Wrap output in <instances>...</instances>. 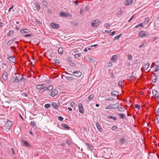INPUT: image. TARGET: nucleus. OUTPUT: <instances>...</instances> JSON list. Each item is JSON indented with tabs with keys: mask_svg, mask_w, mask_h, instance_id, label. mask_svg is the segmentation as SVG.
I'll return each instance as SVG.
<instances>
[{
	"mask_svg": "<svg viewBox=\"0 0 159 159\" xmlns=\"http://www.w3.org/2000/svg\"><path fill=\"white\" fill-rule=\"evenodd\" d=\"M94 97V95L93 94H91L88 97V99L89 100L92 99Z\"/></svg>",
	"mask_w": 159,
	"mask_h": 159,
	"instance_id": "a18cd8bd",
	"label": "nucleus"
},
{
	"mask_svg": "<svg viewBox=\"0 0 159 159\" xmlns=\"http://www.w3.org/2000/svg\"><path fill=\"white\" fill-rule=\"evenodd\" d=\"M15 40V38H14L12 40H9L7 43V44L8 45H10L13 42V41Z\"/></svg>",
	"mask_w": 159,
	"mask_h": 159,
	"instance_id": "58836bf2",
	"label": "nucleus"
},
{
	"mask_svg": "<svg viewBox=\"0 0 159 159\" xmlns=\"http://www.w3.org/2000/svg\"><path fill=\"white\" fill-rule=\"evenodd\" d=\"M12 121L8 120L7 121L5 125V126L7 129H9L12 125Z\"/></svg>",
	"mask_w": 159,
	"mask_h": 159,
	"instance_id": "7ed1b4c3",
	"label": "nucleus"
},
{
	"mask_svg": "<svg viewBox=\"0 0 159 159\" xmlns=\"http://www.w3.org/2000/svg\"><path fill=\"white\" fill-rule=\"evenodd\" d=\"M134 78H135L134 76L133 75V76H129V77L128 79L129 80L131 81V80H134Z\"/></svg>",
	"mask_w": 159,
	"mask_h": 159,
	"instance_id": "79ce46f5",
	"label": "nucleus"
},
{
	"mask_svg": "<svg viewBox=\"0 0 159 159\" xmlns=\"http://www.w3.org/2000/svg\"><path fill=\"white\" fill-rule=\"evenodd\" d=\"M152 93L154 94L155 96H157V95L158 93V92L155 90H153L152 91Z\"/></svg>",
	"mask_w": 159,
	"mask_h": 159,
	"instance_id": "37998d69",
	"label": "nucleus"
},
{
	"mask_svg": "<svg viewBox=\"0 0 159 159\" xmlns=\"http://www.w3.org/2000/svg\"><path fill=\"white\" fill-rule=\"evenodd\" d=\"M50 26L52 28L55 29H57L59 27L58 24L54 22H52Z\"/></svg>",
	"mask_w": 159,
	"mask_h": 159,
	"instance_id": "39448f33",
	"label": "nucleus"
},
{
	"mask_svg": "<svg viewBox=\"0 0 159 159\" xmlns=\"http://www.w3.org/2000/svg\"><path fill=\"white\" fill-rule=\"evenodd\" d=\"M61 126L65 129H70V127L68 126L66 124H61Z\"/></svg>",
	"mask_w": 159,
	"mask_h": 159,
	"instance_id": "4be33fe9",
	"label": "nucleus"
},
{
	"mask_svg": "<svg viewBox=\"0 0 159 159\" xmlns=\"http://www.w3.org/2000/svg\"><path fill=\"white\" fill-rule=\"evenodd\" d=\"M118 115L121 119H125L127 118L126 115L123 113H118Z\"/></svg>",
	"mask_w": 159,
	"mask_h": 159,
	"instance_id": "9d476101",
	"label": "nucleus"
},
{
	"mask_svg": "<svg viewBox=\"0 0 159 159\" xmlns=\"http://www.w3.org/2000/svg\"><path fill=\"white\" fill-rule=\"evenodd\" d=\"M50 105L49 104H46L44 105V107L45 108H49L50 107Z\"/></svg>",
	"mask_w": 159,
	"mask_h": 159,
	"instance_id": "09e8293b",
	"label": "nucleus"
},
{
	"mask_svg": "<svg viewBox=\"0 0 159 159\" xmlns=\"http://www.w3.org/2000/svg\"><path fill=\"white\" fill-rule=\"evenodd\" d=\"M53 62L55 65H57L59 64V61L57 59H54L53 60Z\"/></svg>",
	"mask_w": 159,
	"mask_h": 159,
	"instance_id": "5701e85b",
	"label": "nucleus"
},
{
	"mask_svg": "<svg viewBox=\"0 0 159 159\" xmlns=\"http://www.w3.org/2000/svg\"><path fill=\"white\" fill-rule=\"evenodd\" d=\"M30 30L26 29H22L20 31V32L22 34H23L25 33H28L29 32Z\"/></svg>",
	"mask_w": 159,
	"mask_h": 159,
	"instance_id": "ddd939ff",
	"label": "nucleus"
},
{
	"mask_svg": "<svg viewBox=\"0 0 159 159\" xmlns=\"http://www.w3.org/2000/svg\"><path fill=\"white\" fill-rule=\"evenodd\" d=\"M78 105L79 107V112L81 113H84V109L82 104L81 103H80L78 104Z\"/></svg>",
	"mask_w": 159,
	"mask_h": 159,
	"instance_id": "6e6552de",
	"label": "nucleus"
},
{
	"mask_svg": "<svg viewBox=\"0 0 159 159\" xmlns=\"http://www.w3.org/2000/svg\"><path fill=\"white\" fill-rule=\"evenodd\" d=\"M111 94L112 96H115L118 94V92L116 91H113L111 92Z\"/></svg>",
	"mask_w": 159,
	"mask_h": 159,
	"instance_id": "f3484780",
	"label": "nucleus"
},
{
	"mask_svg": "<svg viewBox=\"0 0 159 159\" xmlns=\"http://www.w3.org/2000/svg\"><path fill=\"white\" fill-rule=\"evenodd\" d=\"M108 118L109 119H112L115 120H116L117 119V118L116 117L113 116H108Z\"/></svg>",
	"mask_w": 159,
	"mask_h": 159,
	"instance_id": "393cba45",
	"label": "nucleus"
},
{
	"mask_svg": "<svg viewBox=\"0 0 159 159\" xmlns=\"http://www.w3.org/2000/svg\"><path fill=\"white\" fill-rule=\"evenodd\" d=\"M85 11H88L89 10V7L88 6H87L85 7Z\"/></svg>",
	"mask_w": 159,
	"mask_h": 159,
	"instance_id": "680f3d73",
	"label": "nucleus"
},
{
	"mask_svg": "<svg viewBox=\"0 0 159 159\" xmlns=\"http://www.w3.org/2000/svg\"><path fill=\"white\" fill-rule=\"evenodd\" d=\"M149 67V63H147V64H146L144 63V65L143 66V69L144 70V71L146 72H148L149 70H148V68Z\"/></svg>",
	"mask_w": 159,
	"mask_h": 159,
	"instance_id": "1a4fd4ad",
	"label": "nucleus"
},
{
	"mask_svg": "<svg viewBox=\"0 0 159 159\" xmlns=\"http://www.w3.org/2000/svg\"><path fill=\"white\" fill-rule=\"evenodd\" d=\"M83 13V8H81L80 9V13L81 14H82Z\"/></svg>",
	"mask_w": 159,
	"mask_h": 159,
	"instance_id": "e2e57ef3",
	"label": "nucleus"
},
{
	"mask_svg": "<svg viewBox=\"0 0 159 159\" xmlns=\"http://www.w3.org/2000/svg\"><path fill=\"white\" fill-rule=\"evenodd\" d=\"M45 85L44 84H42L40 85H39L37 86L36 88L38 89H40L42 88Z\"/></svg>",
	"mask_w": 159,
	"mask_h": 159,
	"instance_id": "2f4dec72",
	"label": "nucleus"
},
{
	"mask_svg": "<svg viewBox=\"0 0 159 159\" xmlns=\"http://www.w3.org/2000/svg\"><path fill=\"white\" fill-rule=\"evenodd\" d=\"M110 26V24L109 23H106L104 25V27H109Z\"/></svg>",
	"mask_w": 159,
	"mask_h": 159,
	"instance_id": "c03bdc74",
	"label": "nucleus"
},
{
	"mask_svg": "<svg viewBox=\"0 0 159 159\" xmlns=\"http://www.w3.org/2000/svg\"><path fill=\"white\" fill-rule=\"evenodd\" d=\"M151 153L150 151V157L151 156V159H155V158H156L157 157V155L154 154L153 153H152V155H150V154Z\"/></svg>",
	"mask_w": 159,
	"mask_h": 159,
	"instance_id": "aec40b11",
	"label": "nucleus"
},
{
	"mask_svg": "<svg viewBox=\"0 0 159 159\" xmlns=\"http://www.w3.org/2000/svg\"><path fill=\"white\" fill-rule=\"evenodd\" d=\"M140 36L141 37H143L145 35V32L143 31H142L140 32L139 33Z\"/></svg>",
	"mask_w": 159,
	"mask_h": 159,
	"instance_id": "412c9836",
	"label": "nucleus"
},
{
	"mask_svg": "<svg viewBox=\"0 0 159 159\" xmlns=\"http://www.w3.org/2000/svg\"><path fill=\"white\" fill-rule=\"evenodd\" d=\"M58 93L57 90L55 89H53L51 92H49L48 94L52 97H54Z\"/></svg>",
	"mask_w": 159,
	"mask_h": 159,
	"instance_id": "20e7f679",
	"label": "nucleus"
},
{
	"mask_svg": "<svg viewBox=\"0 0 159 159\" xmlns=\"http://www.w3.org/2000/svg\"><path fill=\"white\" fill-rule=\"evenodd\" d=\"M105 32H106V33L108 34V33H110L111 32V30H105Z\"/></svg>",
	"mask_w": 159,
	"mask_h": 159,
	"instance_id": "338daca9",
	"label": "nucleus"
},
{
	"mask_svg": "<svg viewBox=\"0 0 159 159\" xmlns=\"http://www.w3.org/2000/svg\"><path fill=\"white\" fill-rule=\"evenodd\" d=\"M112 106H113L112 104H110V105H109L108 106H107V107L105 108V109H113V107Z\"/></svg>",
	"mask_w": 159,
	"mask_h": 159,
	"instance_id": "c85d7f7f",
	"label": "nucleus"
},
{
	"mask_svg": "<svg viewBox=\"0 0 159 159\" xmlns=\"http://www.w3.org/2000/svg\"><path fill=\"white\" fill-rule=\"evenodd\" d=\"M35 5L36 6V8L38 10H39L41 9L38 3L37 2H35Z\"/></svg>",
	"mask_w": 159,
	"mask_h": 159,
	"instance_id": "a878e982",
	"label": "nucleus"
},
{
	"mask_svg": "<svg viewBox=\"0 0 159 159\" xmlns=\"http://www.w3.org/2000/svg\"><path fill=\"white\" fill-rule=\"evenodd\" d=\"M107 100H109V101H112L113 100H115V99L114 98H113L112 97H110L108 98L107 99Z\"/></svg>",
	"mask_w": 159,
	"mask_h": 159,
	"instance_id": "5fc2aeb1",
	"label": "nucleus"
},
{
	"mask_svg": "<svg viewBox=\"0 0 159 159\" xmlns=\"http://www.w3.org/2000/svg\"><path fill=\"white\" fill-rule=\"evenodd\" d=\"M43 4V5L44 6H47V2L45 1H44L42 2Z\"/></svg>",
	"mask_w": 159,
	"mask_h": 159,
	"instance_id": "6e6d98bb",
	"label": "nucleus"
},
{
	"mask_svg": "<svg viewBox=\"0 0 159 159\" xmlns=\"http://www.w3.org/2000/svg\"><path fill=\"white\" fill-rule=\"evenodd\" d=\"M31 36H32L31 34H26V35H24V36L25 37H31Z\"/></svg>",
	"mask_w": 159,
	"mask_h": 159,
	"instance_id": "13d9d810",
	"label": "nucleus"
},
{
	"mask_svg": "<svg viewBox=\"0 0 159 159\" xmlns=\"http://www.w3.org/2000/svg\"><path fill=\"white\" fill-rule=\"evenodd\" d=\"M59 53L60 54H62L63 52V49L62 48H59L58 50Z\"/></svg>",
	"mask_w": 159,
	"mask_h": 159,
	"instance_id": "bb28decb",
	"label": "nucleus"
},
{
	"mask_svg": "<svg viewBox=\"0 0 159 159\" xmlns=\"http://www.w3.org/2000/svg\"><path fill=\"white\" fill-rule=\"evenodd\" d=\"M128 58L129 60H131L132 58V56L131 54H129L128 56Z\"/></svg>",
	"mask_w": 159,
	"mask_h": 159,
	"instance_id": "052dcab7",
	"label": "nucleus"
},
{
	"mask_svg": "<svg viewBox=\"0 0 159 159\" xmlns=\"http://www.w3.org/2000/svg\"><path fill=\"white\" fill-rule=\"evenodd\" d=\"M122 12V10L121 9H120L119 11L116 13V15L119 16L120 15Z\"/></svg>",
	"mask_w": 159,
	"mask_h": 159,
	"instance_id": "e433bc0d",
	"label": "nucleus"
},
{
	"mask_svg": "<svg viewBox=\"0 0 159 159\" xmlns=\"http://www.w3.org/2000/svg\"><path fill=\"white\" fill-rule=\"evenodd\" d=\"M82 73L79 71H76L73 73V75L76 77H79L81 76Z\"/></svg>",
	"mask_w": 159,
	"mask_h": 159,
	"instance_id": "423d86ee",
	"label": "nucleus"
},
{
	"mask_svg": "<svg viewBox=\"0 0 159 159\" xmlns=\"http://www.w3.org/2000/svg\"><path fill=\"white\" fill-rule=\"evenodd\" d=\"M45 90H52L53 87L52 86H49L48 87H45Z\"/></svg>",
	"mask_w": 159,
	"mask_h": 159,
	"instance_id": "7c9ffc66",
	"label": "nucleus"
},
{
	"mask_svg": "<svg viewBox=\"0 0 159 159\" xmlns=\"http://www.w3.org/2000/svg\"><path fill=\"white\" fill-rule=\"evenodd\" d=\"M7 59L13 63H15L16 62L15 58L14 57H8Z\"/></svg>",
	"mask_w": 159,
	"mask_h": 159,
	"instance_id": "4468645a",
	"label": "nucleus"
},
{
	"mask_svg": "<svg viewBox=\"0 0 159 159\" xmlns=\"http://www.w3.org/2000/svg\"><path fill=\"white\" fill-rule=\"evenodd\" d=\"M13 32L12 30H10L7 34V36H9L11 34L13 33Z\"/></svg>",
	"mask_w": 159,
	"mask_h": 159,
	"instance_id": "49530a36",
	"label": "nucleus"
},
{
	"mask_svg": "<svg viewBox=\"0 0 159 159\" xmlns=\"http://www.w3.org/2000/svg\"><path fill=\"white\" fill-rule=\"evenodd\" d=\"M97 128L98 130L100 132H102V128H101V126H99L97 127Z\"/></svg>",
	"mask_w": 159,
	"mask_h": 159,
	"instance_id": "3c124183",
	"label": "nucleus"
},
{
	"mask_svg": "<svg viewBox=\"0 0 159 159\" xmlns=\"http://www.w3.org/2000/svg\"><path fill=\"white\" fill-rule=\"evenodd\" d=\"M15 75H16L12 77V80L13 82L16 83L20 81V78L21 77V75L18 74H15Z\"/></svg>",
	"mask_w": 159,
	"mask_h": 159,
	"instance_id": "f257e3e1",
	"label": "nucleus"
},
{
	"mask_svg": "<svg viewBox=\"0 0 159 159\" xmlns=\"http://www.w3.org/2000/svg\"><path fill=\"white\" fill-rule=\"evenodd\" d=\"M117 58V55H113L112 58L111 59V60L113 62L114 61L116 60Z\"/></svg>",
	"mask_w": 159,
	"mask_h": 159,
	"instance_id": "6ab92c4d",
	"label": "nucleus"
},
{
	"mask_svg": "<svg viewBox=\"0 0 159 159\" xmlns=\"http://www.w3.org/2000/svg\"><path fill=\"white\" fill-rule=\"evenodd\" d=\"M45 88L44 87V86L42 88L40 89V90L39 91V93H43V92H44L45 91Z\"/></svg>",
	"mask_w": 159,
	"mask_h": 159,
	"instance_id": "c756f323",
	"label": "nucleus"
},
{
	"mask_svg": "<svg viewBox=\"0 0 159 159\" xmlns=\"http://www.w3.org/2000/svg\"><path fill=\"white\" fill-rule=\"evenodd\" d=\"M26 80L24 77H23V75H21V77L20 78V81L22 82H25V80Z\"/></svg>",
	"mask_w": 159,
	"mask_h": 159,
	"instance_id": "a19ab883",
	"label": "nucleus"
},
{
	"mask_svg": "<svg viewBox=\"0 0 159 159\" xmlns=\"http://www.w3.org/2000/svg\"><path fill=\"white\" fill-rule=\"evenodd\" d=\"M65 77L66 79L69 80H74V78L73 77L70 76H66Z\"/></svg>",
	"mask_w": 159,
	"mask_h": 159,
	"instance_id": "72a5a7b5",
	"label": "nucleus"
},
{
	"mask_svg": "<svg viewBox=\"0 0 159 159\" xmlns=\"http://www.w3.org/2000/svg\"><path fill=\"white\" fill-rule=\"evenodd\" d=\"M122 35V34H119L117 36H115L113 39V40H115L117 39H119L120 38L121 36Z\"/></svg>",
	"mask_w": 159,
	"mask_h": 159,
	"instance_id": "c9c22d12",
	"label": "nucleus"
},
{
	"mask_svg": "<svg viewBox=\"0 0 159 159\" xmlns=\"http://www.w3.org/2000/svg\"><path fill=\"white\" fill-rule=\"evenodd\" d=\"M123 82L121 80H120L119 82L118 83V86L119 87H121L122 86V84Z\"/></svg>",
	"mask_w": 159,
	"mask_h": 159,
	"instance_id": "de8ad7c7",
	"label": "nucleus"
},
{
	"mask_svg": "<svg viewBox=\"0 0 159 159\" xmlns=\"http://www.w3.org/2000/svg\"><path fill=\"white\" fill-rule=\"evenodd\" d=\"M112 65V63L111 62H109L107 63V66L109 67H111Z\"/></svg>",
	"mask_w": 159,
	"mask_h": 159,
	"instance_id": "603ef678",
	"label": "nucleus"
},
{
	"mask_svg": "<svg viewBox=\"0 0 159 159\" xmlns=\"http://www.w3.org/2000/svg\"><path fill=\"white\" fill-rule=\"evenodd\" d=\"M36 22L38 24H42V23L41 22H40V21L37 20H36Z\"/></svg>",
	"mask_w": 159,
	"mask_h": 159,
	"instance_id": "69168bd1",
	"label": "nucleus"
},
{
	"mask_svg": "<svg viewBox=\"0 0 159 159\" xmlns=\"http://www.w3.org/2000/svg\"><path fill=\"white\" fill-rule=\"evenodd\" d=\"M157 123H159V115H157Z\"/></svg>",
	"mask_w": 159,
	"mask_h": 159,
	"instance_id": "774afa93",
	"label": "nucleus"
},
{
	"mask_svg": "<svg viewBox=\"0 0 159 159\" xmlns=\"http://www.w3.org/2000/svg\"><path fill=\"white\" fill-rule=\"evenodd\" d=\"M132 2V0H126V1L124 2V4L126 6H128L131 4Z\"/></svg>",
	"mask_w": 159,
	"mask_h": 159,
	"instance_id": "f8f14e48",
	"label": "nucleus"
},
{
	"mask_svg": "<svg viewBox=\"0 0 159 159\" xmlns=\"http://www.w3.org/2000/svg\"><path fill=\"white\" fill-rule=\"evenodd\" d=\"M100 20L99 19H96L91 22L92 27H98L100 24Z\"/></svg>",
	"mask_w": 159,
	"mask_h": 159,
	"instance_id": "f03ea898",
	"label": "nucleus"
},
{
	"mask_svg": "<svg viewBox=\"0 0 159 159\" xmlns=\"http://www.w3.org/2000/svg\"><path fill=\"white\" fill-rule=\"evenodd\" d=\"M113 109H117L119 107L120 104L119 103L112 104Z\"/></svg>",
	"mask_w": 159,
	"mask_h": 159,
	"instance_id": "dca6fc26",
	"label": "nucleus"
},
{
	"mask_svg": "<svg viewBox=\"0 0 159 159\" xmlns=\"http://www.w3.org/2000/svg\"><path fill=\"white\" fill-rule=\"evenodd\" d=\"M155 71L156 72L159 70V66H157V67L155 68Z\"/></svg>",
	"mask_w": 159,
	"mask_h": 159,
	"instance_id": "bf43d9fd",
	"label": "nucleus"
},
{
	"mask_svg": "<svg viewBox=\"0 0 159 159\" xmlns=\"http://www.w3.org/2000/svg\"><path fill=\"white\" fill-rule=\"evenodd\" d=\"M30 125L31 126H32L33 127L34 129H35L36 127V126L35 123L33 121H31L30 122Z\"/></svg>",
	"mask_w": 159,
	"mask_h": 159,
	"instance_id": "cd10ccee",
	"label": "nucleus"
},
{
	"mask_svg": "<svg viewBox=\"0 0 159 159\" xmlns=\"http://www.w3.org/2000/svg\"><path fill=\"white\" fill-rule=\"evenodd\" d=\"M58 119L60 121H62L63 120V118L61 116H59L58 117Z\"/></svg>",
	"mask_w": 159,
	"mask_h": 159,
	"instance_id": "4d7b16f0",
	"label": "nucleus"
},
{
	"mask_svg": "<svg viewBox=\"0 0 159 159\" xmlns=\"http://www.w3.org/2000/svg\"><path fill=\"white\" fill-rule=\"evenodd\" d=\"M125 140V139L124 138H122L120 139L119 142L122 145H123L124 144Z\"/></svg>",
	"mask_w": 159,
	"mask_h": 159,
	"instance_id": "a211bd4d",
	"label": "nucleus"
},
{
	"mask_svg": "<svg viewBox=\"0 0 159 159\" xmlns=\"http://www.w3.org/2000/svg\"><path fill=\"white\" fill-rule=\"evenodd\" d=\"M75 104V103L74 102H71L70 103V106L71 107H74V105Z\"/></svg>",
	"mask_w": 159,
	"mask_h": 159,
	"instance_id": "864d4df0",
	"label": "nucleus"
},
{
	"mask_svg": "<svg viewBox=\"0 0 159 159\" xmlns=\"http://www.w3.org/2000/svg\"><path fill=\"white\" fill-rule=\"evenodd\" d=\"M2 77L4 80H6L7 79V72L4 70L2 73Z\"/></svg>",
	"mask_w": 159,
	"mask_h": 159,
	"instance_id": "9b49d317",
	"label": "nucleus"
},
{
	"mask_svg": "<svg viewBox=\"0 0 159 159\" xmlns=\"http://www.w3.org/2000/svg\"><path fill=\"white\" fill-rule=\"evenodd\" d=\"M143 25V23H140L139 24V26H141V27H144V26Z\"/></svg>",
	"mask_w": 159,
	"mask_h": 159,
	"instance_id": "0e129e2a",
	"label": "nucleus"
},
{
	"mask_svg": "<svg viewBox=\"0 0 159 159\" xmlns=\"http://www.w3.org/2000/svg\"><path fill=\"white\" fill-rule=\"evenodd\" d=\"M117 109H118V111H123L125 110L124 108L121 107H119Z\"/></svg>",
	"mask_w": 159,
	"mask_h": 159,
	"instance_id": "ea45409f",
	"label": "nucleus"
},
{
	"mask_svg": "<svg viewBox=\"0 0 159 159\" xmlns=\"http://www.w3.org/2000/svg\"><path fill=\"white\" fill-rule=\"evenodd\" d=\"M59 106V103H58L57 104L55 102H52L51 103V106L55 109L58 110Z\"/></svg>",
	"mask_w": 159,
	"mask_h": 159,
	"instance_id": "0eeeda50",
	"label": "nucleus"
},
{
	"mask_svg": "<svg viewBox=\"0 0 159 159\" xmlns=\"http://www.w3.org/2000/svg\"><path fill=\"white\" fill-rule=\"evenodd\" d=\"M81 56V53H78V54H75L74 55V57L76 58H79V57H80Z\"/></svg>",
	"mask_w": 159,
	"mask_h": 159,
	"instance_id": "4c0bfd02",
	"label": "nucleus"
},
{
	"mask_svg": "<svg viewBox=\"0 0 159 159\" xmlns=\"http://www.w3.org/2000/svg\"><path fill=\"white\" fill-rule=\"evenodd\" d=\"M149 21V18L148 17L146 18L144 20V23L145 24H148V22Z\"/></svg>",
	"mask_w": 159,
	"mask_h": 159,
	"instance_id": "473e14b6",
	"label": "nucleus"
},
{
	"mask_svg": "<svg viewBox=\"0 0 159 159\" xmlns=\"http://www.w3.org/2000/svg\"><path fill=\"white\" fill-rule=\"evenodd\" d=\"M86 145L91 150H93V148L92 147L89 143H86Z\"/></svg>",
	"mask_w": 159,
	"mask_h": 159,
	"instance_id": "b1692460",
	"label": "nucleus"
},
{
	"mask_svg": "<svg viewBox=\"0 0 159 159\" xmlns=\"http://www.w3.org/2000/svg\"><path fill=\"white\" fill-rule=\"evenodd\" d=\"M68 13L67 12H64L61 11L60 13V15L63 17H66L67 16V14Z\"/></svg>",
	"mask_w": 159,
	"mask_h": 159,
	"instance_id": "2eb2a0df",
	"label": "nucleus"
},
{
	"mask_svg": "<svg viewBox=\"0 0 159 159\" xmlns=\"http://www.w3.org/2000/svg\"><path fill=\"white\" fill-rule=\"evenodd\" d=\"M23 143L25 144V145L27 147H28L30 146L29 143L26 140L23 141Z\"/></svg>",
	"mask_w": 159,
	"mask_h": 159,
	"instance_id": "f704fd0d",
	"label": "nucleus"
},
{
	"mask_svg": "<svg viewBox=\"0 0 159 159\" xmlns=\"http://www.w3.org/2000/svg\"><path fill=\"white\" fill-rule=\"evenodd\" d=\"M134 107L136 108H137L138 110H139L140 108V106L138 104H135Z\"/></svg>",
	"mask_w": 159,
	"mask_h": 159,
	"instance_id": "8fccbe9b",
	"label": "nucleus"
}]
</instances>
